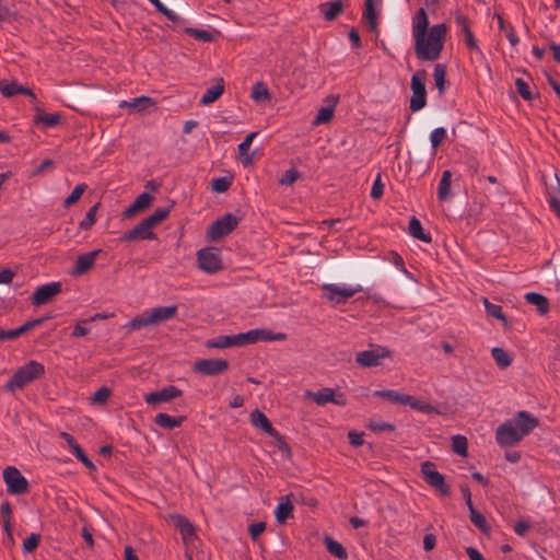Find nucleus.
<instances>
[{"instance_id":"f257e3e1","label":"nucleus","mask_w":560,"mask_h":560,"mask_svg":"<svg viewBox=\"0 0 560 560\" xmlns=\"http://www.w3.org/2000/svg\"><path fill=\"white\" fill-rule=\"evenodd\" d=\"M539 424L538 418L528 411H518L505 420L495 431V441L501 447L513 446L521 442Z\"/></svg>"},{"instance_id":"f03ea898","label":"nucleus","mask_w":560,"mask_h":560,"mask_svg":"<svg viewBox=\"0 0 560 560\" xmlns=\"http://www.w3.org/2000/svg\"><path fill=\"white\" fill-rule=\"evenodd\" d=\"M447 27L444 23L432 25L425 35L413 37L415 52L420 61H435L441 57Z\"/></svg>"},{"instance_id":"7ed1b4c3","label":"nucleus","mask_w":560,"mask_h":560,"mask_svg":"<svg viewBox=\"0 0 560 560\" xmlns=\"http://www.w3.org/2000/svg\"><path fill=\"white\" fill-rule=\"evenodd\" d=\"M44 374L45 366L35 360H31L18 369V371L5 383L4 389L14 393L35 380L40 378Z\"/></svg>"},{"instance_id":"20e7f679","label":"nucleus","mask_w":560,"mask_h":560,"mask_svg":"<svg viewBox=\"0 0 560 560\" xmlns=\"http://www.w3.org/2000/svg\"><path fill=\"white\" fill-rule=\"evenodd\" d=\"M425 80V70H418L411 77L410 88L412 91V96L410 98V109L412 112L422 109L427 104Z\"/></svg>"},{"instance_id":"39448f33","label":"nucleus","mask_w":560,"mask_h":560,"mask_svg":"<svg viewBox=\"0 0 560 560\" xmlns=\"http://www.w3.org/2000/svg\"><path fill=\"white\" fill-rule=\"evenodd\" d=\"M322 290L325 292V299L338 305L347 303L355 293L363 291V288L360 284L355 287H341L334 283H325L322 285Z\"/></svg>"},{"instance_id":"423d86ee","label":"nucleus","mask_w":560,"mask_h":560,"mask_svg":"<svg viewBox=\"0 0 560 560\" xmlns=\"http://www.w3.org/2000/svg\"><path fill=\"white\" fill-rule=\"evenodd\" d=\"M236 346L252 345L257 341L284 340L285 335L282 332L273 334L269 329L256 328L246 332L234 335Z\"/></svg>"},{"instance_id":"0eeeda50","label":"nucleus","mask_w":560,"mask_h":560,"mask_svg":"<svg viewBox=\"0 0 560 560\" xmlns=\"http://www.w3.org/2000/svg\"><path fill=\"white\" fill-rule=\"evenodd\" d=\"M421 472L425 482L440 491L442 495H448L451 492L450 487L445 482L444 476L435 469V464L432 462H423L421 464Z\"/></svg>"},{"instance_id":"6e6552de","label":"nucleus","mask_w":560,"mask_h":560,"mask_svg":"<svg viewBox=\"0 0 560 560\" xmlns=\"http://www.w3.org/2000/svg\"><path fill=\"white\" fill-rule=\"evenodd\" d=\"M390 357L392 352L388 348L377 346L374 349L358 352L355 355V362L362 368H373L378 366L382 359Z\"/></svg>"},{"instance_id":"1a4fd4ad","label":"nucleus","mask_w":560,"mask_h":560,"mask_svg":"<svg viewBox=\"0 0 560 560\" xmlns=\"http://www.w3.org/2000/svg\"><path fill=\"white\" fill-rule=\"evenodd\" d=\"M3 480L7 483L8 492L11 494H23L28 491V481L13 466H9L3 470Z\"/></svg>"},{"instance_id":"9d476101","label":"nucleus","mask_w":560,"mask_h":560,"mask_svg":"<svg viewBox=\"0 0 560 560\" xmlns=\"http://www.w3.org/2000/svg\"><path fill=\"white\" fill-rule=\"evenodd\" d=\"M240 219L232 213H225L221 219L214 221L209 228V237L218 241L229 235L238 224Z\"/></svg>"},{"instance_id":"9b49d317","label":"nucleus","mask_w":560,"mask_h":560,"mask_svg":"<svg viewBox=\"0 0 560 560\" xmlns=\"http://www.w3.org/2000/svg\"><path fill=\"white\" fill-rule=\"evenodd\" d=\"M306 396L315 401L318 406H325L328 402L337 406L347 405L346 395L341 392H336L330 387H324L317 392H307Z\"/></svg>"},{"instance_id":"f8f14e48","label":"nucleus","mask_w":560,"mask_h":560,"mask_svg":"<svg viewBox=\"0 0 560 560\" xmlns=\"http://www.w3.org/2000/svg\"><path fill=\"white\" fill-rule=\"evenodd\" d=\"M199 268L208 273H214L222 269L220 252L217 248H202L198 252Z\"/></svg>"},{"instance_id":"ddd939ff","label":"nucleus","mask_w":560,"mask_h":560,"mask_svg":"<svg viewBox=\"0 0 560 560\" xmlns=\"http://www.w3.org/2000/svg\"><path fill=\"white\" fill-rule=\"evenodd\" d=\"M229 369V362L225 359H203L194 365V371L208 376L220 375Z\"/></svg>"},{"instance_id":"4468645a","label":"nucleus","mask_w":560,"mask_h":560,"mask_svg":"<svg viewBox=\"0 0 560 560\" xmlns=\"http://www.w3.org/2000/svg\"><path fill=\"white\" fill-rule=\"evenodd\" d=\"M183 395V392L174 385H168L161 390L145 394L143 399L149 406H158L162 402L171 401Z\"/></svg>"},{"instance_id":"2eb2a0df","label":"nucleus","mask_w":560,"mask_h":560,"mask_svg":"<svg viewBox=\"0 0 560 560\" xmlns=\"http://www.w3.org/2000/svg\"><path fill=\"white\" fill-rule=\"evenodd\" d=\"M153 226L147 219H143L133 229L124 233L120 237V242H133L138 240H155L156 235L153 233Z\"/></svg>"},{"instance_id":"dca6fc26","label":"nucleus","mask_w":560,"mask_h":560,"mask_svg":"<svg viewBox=\"0 0 560 560\" xmlns=\"http://www.w3.org/2000/svg\"><path fill=\"white\" fill-rule=\"evenodd\" d=\"M61 292L60 282H50L38 287L32 295V303L36 306L46 304Z\"/></svg>"},{"instance_id":"f3484780","label":"nucleus","mask_w":560,"mask_h":560,"mask_svg":"<svg viewBox=\"0 0 560 560\" xmlns=\"http://www.w3.org/2000/svg\"><path fill=\"white\" fill-rule=\"evenodd\" d=\"M101 253L102 249H95L78 256L75 265L70 273L72 276H81L89 271L94 266L95 259Z\"/></svg>"},{"instance_id":"a211bd4d","label":"nucleus","mask_w":560,"mask_h":560,"mask_svg":"<svg viewBox=\"0 0 560 560\" xmlns=\"http://www.w3.org/2000/svg\"><path fill=\"white\" fill-rule=\"evenodd\" d=\"M177 313L176 305L159 306L148 311L152 326L172 319Z\"/></svg>"},{"instance_id":"6ab92c4d","label":"nucleus","mask_w":560,"mask_h":560,"mask_svg":"<svg viewBox=\"0 0 560 560\" xmlns=\"http://www.w3.org/2000/svg\"><path fill=\"white\" fill-rule=\"evenodd\" d=\"M250 423L267 435H278V431L272 427L269 419L259 409H255L249 415Z\"/></svg>"},{"instance_id":"aec40b11","label":"nucleus","mask_w":560,"mask_h":560,"mask_svg":"<svg viewBox=\"0 0 560 560\" xmlns=\"http://www.w3.org/2000/svg\"><path fill=\"white\" fill-rule=\"evenodd\" d=\"M153 200V197L151 194L144 191L140 194L136 200L130 203L125 211L122 212V217L128 219L133 217L136 213L145 210L150 207L151 202Z\"/></svg>"},{"instance_id":"412c9836","label":"nucleus","mask_w":560,"mask_h":560,"mask_svg":"<svg viewBox=\"0 0 560 560\" xmlns=\"http://www.w3.org/2000/svg\"><path fill=\"white\" fill-rule=\"evenodd\" d=\"M0 91L4 97H13L18 94H24L32 97L33 100H36V96L31 89L23 86L15 81L11 83L0 81Z\"/></svg>"},{"instance_id":"4be33fe9","label":"nucleus","mask_w":560,"mask_h":560,"mask_svg":"<svg viewBox=\"0 0 560 560\" xmlns=\"http://www.w3.org/2000/svg\"><path fill=\"white\" fill-rule=\"evenodd\" d=\"M318 9L319 12L324 15L325 20L334 21L338 15L342 13L345 4L342 0H336L320 3Z\"/></svg>"},{"instance_id":"5701e85b","label":"nucleus","mask_w":560,"mask_h":560,"mask_svg":"<svg viewBox=\"0 0 560 560\" xmlns=\"http://www.w3.org/2000/svg\"><path fill=\"white\" fill-rule=\"evenodd\" d=\"M429 19L423 8H420L412 19V36L425 35L429 32Z\"/></svg>"},{"instance_id":"b1692460","label":"nucleus","mask_w":560,"mask_h":560,"mask_svg":"<svg viewBox=\"0 0 560 560\" xmlns=\"http://www.w3.org/2000/svg\"><path fill=\"white\" fill-rule=\"evenodd\" d=\"M154 106V101L148 96H139L132 98L131 101H121L119 103V107H128L131 112H143L149 107Z\"/></svg>"},{"instance_id":"393cba45","label":"nucleus","mask_w":560,"mask_h":560,"mask_svg":"<svg viewBox=\"0 0 560 560\" xmlns=\"http://www.w3.org/2000/svg\"><path fill=\"white\" fill-rule=\"evenodd\" d=\"M374 395L400 406H407V402H410V395L394 389L375 390Z\"/></svg>"},{"instance_id":"a878e982","label":"nucleus","mask_w":560,"mask_h":560,"mask_svg":"<svg viewBox=\"0 0 560 560\" xmlns=\"http://www.w3.org/2000/svg\"><path fill=\"white\" fill-rule=\"evenodd\" d=\"M294 506L290 500V495L281 498V502L277 505L275 511L276 521L283 524L289 517L292 516Z\"/></svg>"},{"instance_id":"bb28decb","label":"nucleus","mask_w":560,"mask_h":560,"mask_svg":"<svg viewBox=\"0 0 560 560\" xmlns=\"http://www.w3.org/2000/svg\"><path fill=\"white\" fill-rule=\"evenodd\" d=\"M224 92V81L222 78L217 79V82L213 86L207 89L205 94L200 98L201 105H209L217 101L222 93Z\"/></svg>"},{"instance_id":"cd10ccee","label":"nucleus","mask_w":560,"mask_h":560,"mask_svg":"<svg viewBox=\"0 0 560 560\" xmlns=\"http://www.w3.org/2000/svg\"><path fill=\"white\" fill-rule=\"evenodd\" d=\"M186 418L184 416L173 417L164 412H160L154 417V423L164 429H175L182 425Z\"/></svg>"},{"instance_id":"c85d7f7f","label":"nucleus","mask_w":560,"mask_h":560,"mask_svg":"<svg viewBox=\"0 0 560 560\" xmlns=\"http://www.w3.org/2000/svg\"><path fill=\"white\" fill-rule=\"evenodd\" d=\"M172 518L184 540H188L195 536V527L185 516L177 514L173 515Z\"/></svg>"},{"instance_id":"c756f323","label":"nucleus","mask_w":560,"mask_h":560,"mask_svg":"<svg viewBox=\"0 0 560 560\" xmlns=\"http://www.w3.org/2000/svg\"><path fill=\"white\" fill-rule=\"evenodd\" d=\"M61 120V115L57 113L47 114L42 109L37 108V113L34 116L35 124H42L46 128L57 126Z\"/></svg>"},{"instance_id":"7c9ffc66","label":"nucleus","mask_w":560,"mask_h":560,"mask_svg":"<svg viewBox=\"0 0 560 560\" xmlns=\"http://www.w3.org/2000/svg\"><path fill=\"white\" fill-rule=\"evenodd\" d=\"M493 19H497L500 31H502L505 34L511 46H516L520 42V38L514 27L511 24L506 23L500 13H494Z\"/></svg>"},{"instance_id":"2f4dec72","label":"nucleus","mask_w":560,"mask_h":560,"mask_svg":"<svg viewBox=\"0 0 560 560\" xmlns=\"http://www.w3.org/2000/svg\"><path fill=\"white\" fill-rule=\"evenodd\" d=\"M525 300L529 304L537 306V311L540 315H545L549 311V301L540 293L528 292L525 294Z\"/></svg>"},{"instance_id":"473e14b6","label":"nucleus","mask_w":560,"mask_h":560,"mask_svg":"<svg viewBox=\"0 0 560 560\" xmlns=\"http://www.w3.org/2000/svg\"><path fill=\"white\" fill-rule=\"evenodd\" d=\"M408 232L412 237L424 243H431L432 241L430 234L423 232L421 222L416 217L409 220Z\"/></svg>"},{"instance_id":"72a5a7b5","label":"nucleus","mask_w":560,"mask_h":560,"mask_svg":"<svg viewBox=\"0 0 560 560\" xmlns=\"http://www.w3.org/2000/svg\"><path fill=\"white\" fill-rule=\"evenodd\" d=\"M325 547L327 551L339 560H345L348 557L346 548L335 540L334 538L326 536L324 538Z\"/></svg>"},{"instance_id":"f704fd0d","label":"nucleus","mask_w":560,"mask_h":560,"mask_svg":"<svg viewBox=\"0 0 560 560\" xmlns=\"http://www.w3.org/2000/svg\"><path fill=\"white\" fill-rule=\"evenodd\" d=\"M250 97L256 103H266L270 101L271 95L267 85L264 82L258 81L253 85Z\"/></svg>"},{"instance_id":"c9c22d12","label":"nucleus","mask_w":560,"mask_h":560,"mask_svg":"<svg viewBox=\"0 0 560 560\" xmlns=\"http://www.w3.org/2000/svg\"><path fill=\"white\" fill-rule=\"evenodd\" d=\"M257 136V132H250L246 136V138L238 144V153L243 158V164L245 166L250 165L253 162V159L250 155H248V151L250 148V144L255 137Z\"/></svg>"},{"instance_id":"e433bc0d","label":"nucleus","mask_w":560,"mask_h":560,"mask_svg":"<svg viewBox=\"0 0 560 560\" xmlns=\"http://www.w3.org/2000/svg\"><path fill=\"white\" fill-rule=\"evenodd\" d=\"M451 183H452V173L446 170L442 174V178L439 183L438 187V198L440 200H445L451 195Z\"/></svg>"},{"instance_id":"4c0bfd02","label":"nucleus","mask_w":560,"mask_h":560,"mask_svg":"<svg viewBox=\"0 0 560 560\" xmlns=\"http://www.w3.org/2000/svg\"><path fill=\"white\" fill-rule=\"evenodd\" d=\"M147 326H152L151 320H150V316L148 314V311L141 313L140 315L136 316L130 322H128L125 325V328L128 331H131V330L141 329V328L147 327Z\"/></svg>"},{"instance_id":"58836bf2","label":"nucleus","mask_w":560,"mask_h":560,"mask_svg":"<svg viewBox=\"0 0 560 560\" xmlns=\"http://www.w3.org/2000/svg\"><path fill=\"white\" fill-rule=\"evenodd\" d=\"M234 346H236V340L234 338V335L218 336V337L207 341V347H209V348L223 349V348H229V347H234Z\"/></svg>"},{"instance_id":"ea45409f","label":"nucleus","mask_w":560,"mask_h":560,"mask_svg":"<svg viewBox=\"0 0 560 560\" xmlns=\"http://www.w3.org/2000/svg\"><path fill=\"white\" fill-rule=\"evenodd\" d=\"M491 355L500 369H506L512 363L511 357L502 348H492Z\"/></svg>"},{"instance_id":"a19ab883","label":"nucleus","mask_w":560,"mask_h":560,"mask_svg":"<svg viewBox=\"0 0 560 560\" xmlns=\"http://www.w3.org/2000/svg\"><path fill=\"white\" fill-rule=\"evenodd\" d=\"M445 77H446V67L442 63H436L433 71V78L435 82V86L439 90V94L442 95L445 90Z\"/></svg>"},{"instance_id":"79ce46f5","label":"nucleus","mask_w":560,"mask_h":560,"mask_svg":"<svg viewBox=\"0 0 560 560\" xmlns=\"http://www.w3.org/2000/svg\"><path fill=\"white\" fill-rule=\"evenodd\" d=\"M183 32L202 43H210L214 39L212 33L207 30L185 27Z\"/></svg>"},{"instance_id":"37998d69","label":"nucleus","mask_w":560,"mask_h":560,"mask_svg":"<svg viewBox=\"0 0 560 560\" xmlns=\"http://www.w3.org/2000/svg\"><path fill=\"white\" fill-rule=\"evenodd\" d=\"M452 450L459 456L466 457L468 450V442L466 436L457 434L452 438Z\"/></svg>"},{"instance_id":"c03bdc74","label":"nucleus","mask_w":560,"mask_h":560,"mask_svg":"<svg viewBox=\"0 0 560 560\" xmlns=\"http://www.w3.org/2000/svg\"><path fill=\"white\" fill-rule=\"evenodd\" d=\"M469 513L471 523L482 533L488 534L490 532V527L487 523L485 515L475 509H471Z\"/></svg>"},{"instance_id":"a18cd8bd","label":"nucleus","mask_w":560,"mask_h":560,"mask_svg":"<svg viewBox=\"0 0 560 560\" xmlns=\"http://www.w3.org/2000/svg\"><path fill=\"white\" fill-rule=\"evenodd\" d=\"M170 212H171L170 207L156 208L154 210V212L151 215L147 217L145 219L154 228L159 223H161L163 220H165L168 217Z\"/></svg>"},{"instance_id":"49530a36","label":"nucleus","mask_w":560,"mask_h":560,"mask_svg":"<svg viewBox=\"0 0 560 560\" xmlns=\"http://www.w3.org/2000/svg\"><path fill=\"white\" fill-rule=\"evenodd\" d=\"M86 188L88 186L85 184H78L72 192L63 200V207L69 208L74 205L82 197Z\"/></svg>"},{"instance_id":"de8ad7c7","label":"nucleus","mask_w":560,"mask_h":560,"mask_svg":"<svg viewBox=\"0 0 560 560\" xmlns=\"http://www.w3.org/2000/svg\"><path fill=\"white\" fill-rule=\"evenodd\" d=\"M549 206L551 210L560 218V182L549 192Z\"/></svg>"},{"instance_id":"09e8293b","label":"nucleus","mask_w":560,"mask_h":560,"mask_svg":"<svg viewBox=\"0 0 560 560\" xmlns=\"http://www.w3.org/2000/svg\"><path fill=\"white\" fill-rule=\"evenodd\" d=\"M483 303H485L486 312L489 316L500 319L504 324H506L508 320L503 314V310H502L501 305L492 304L487 299H485Z\"/></svg>"},{"instance_id":"8fccbe9b","label":"nucleus","mask_w":560,"mask_h":560,"mask_svg":"<svg viewBox=\"0 0 560 560\" xmlns=\"http://www.w3.org/2000/svg\"><path fill=\"white\" fill-rule=\"evenodd\" d=\"M407 406H409L413 410H418L423 413L436 412V408L434 406L423 402V401H420L412 396H410V402H407Z\"/></svg>"},{"instance_id":"3c124183","label":"nucleus","mask_w":560,"mask_h":560,"mask_svg":"<svg viewBox=\"0 0 560 560\" xmlns=\"http://www.w3.org/2000/svg\"><path fill=\"white\" fill-rule=\"evenodd\" d=\"M232 185V178L222 176L212 179L211 187L215 192H224Z\"/></svg>"},{"instance_id":"603ef678","label":"nucleus","mask_w":560,"mask_h":560,"mask_svg":"<svg viewBox=\"0 0 560 560\" xmlns=\"http://www.w3.org/2000/svg\"><path fill=\"white\" fill-rule=\"evenodd\" d=\"M112 390L108 387L98 388L92 396L91 401L94 405H105L110 397Z\"/></svg>"},{"instance_id":"864d4df0","label":"nucleus","mask_w":560,"mask_h":560,"mask_svg":"<svg viewBox=\"0 0 560 560\" xmlns=\"http://www.w3.org/2000/svg\"><path fill=\"white\" fill-rule=\"evenodd\" d=\"M332 117H334V107H331V106L322 107L318 110L313 124L314 125L326 124V122L330 121Z\"/></svg>"},{"instance_id":"5fc2aeb1","label":"nucleus","mask_w":560,"mask_h":560,"mask_svg":"<svg viewBox=\"0 0 560 560\" xmlns=\"http://www.w3.org/2000/svg\"><path fill=\"white\" fill-rule=\"evenodd\" d=\"M515 86L517 93L525 100L530 101L533 100V93L530 91V88L527 82H525L523 79L517 78L515 80Z\"/></svg>"},{"instance_id":"6e6d98bb","label":"nucleus","mask_w":560,"mask_h":560,"mask_svg":"<svg viewBox=\"0 0 560 560\" xmlns=\"http://www.w3.org/2000/svg\"><path fill=\"white\" fill-rule=\"evenodd\" d=\"M96 210H97V205L90 208V210L85 214V218L79 224L81 230H89L93 226V224L96 221Z\"/></svg>"},{"instance_id":"4d7b16f0","label":"nucleus","mask_w":560,"mask_h":560,"mask_svg":"<svg viewBox=\"0 0 560 560\" xmlns=\"http://www.w3.org/2000/svg\"><path fill=\"white\" fill-rule=\"evenodd\" d=\"M446 138V130L443 127L435 128L430 135L431 147L435 150Z\"/></svg>"},{"instance_id":"13d9d810","label":"nucleus","mask_w":560,"mask_h":560,"mask_svg":"<svg viewBox=\"0 0 560 560\" xmlns=\"http://www.w3.org/2000/svg\"><path fill=\"white\" fill-rule=\"evenodd\" d=\"M369 429L373 432L381 433L384 431H394L395 425L383 420H373L370 421Z\"/></svg>"},{"instance_id":"bf43d9fd","label":"nucleus","mask_w":560,"mask_h":560,"mask_svg":"<svg viewBox=\"0 0 560 560\" xmlns=\"http://www.w3.org/2000/svg\"><path fill=\"white\" fill-rule=\"evenodd\" d=\"M44 320H45V318H36V319L27 320L20 327L15 328L16 336L20 337L23 334L33 330L34 328L42 325Z\"/></svg>"},{"instance_id":"052dcab7","label":"nucleus","mask_w":560,"mask_h":560,"mask_svg":"<svg viewBox=\"0 0 560 560\" xmlns=\"http://www.w3.org/2000/svg\"><path fill=\"white\" fill-rule=\"evenodd\" d=\"M300 177V173L295 168L285 171L279 179V184L282 186L292 185Z\"/></svg>"},{"instance_id":"680f3d73","label":"nucleus","mask_w":560,"mask_h":560,"mask_svg":"<svg viewBox=\"0 0 560 560\" xmlns=\"http://www.w3.org/2000/svg\"><path fill=\"white\" fill-rule=\"evenodd\" d=\"M40 536L38 534H31L23 541V550L24 552H33L39 545Z\"/></svg>"},{"instance_id":"e2e57ef3","label":"nucleus","mask_w":560,"mask_h":560,"mask_svg":"<svg viewBox=\"0 0 560 560\" xmlns=\"http://www.w3.org/2000/svg\"><path fill=\"white\" fill-rule=\"evenodd\" d=\"M465 44L469 50L475 51L479 57L483 58V52L478 46L472 32L465 34Z\"/></svg>"},{"instance_id":"0e129e2a","label":"nucleus","mask_w":560,"mask_h":560,"mask_svg":"<svg viewBox=\"0 0 560 560\" xmlns=\"http://www.w3.org/2000/svg\"><path fill=\"white\" fill-rule=\"evenodd\" d=\"M11 513L12 508L9 501H5L1 504V514H2V524L4 530H9V525H11Z\"/></svg>"},{"instance_id":"69168bd1","label":"nucleus","mask_w":560,"mask_h":560,"mask_svg":"<svg viewBox=\"0 0 560 560\" xmlns=\"http://www.w3.org/2000/svg\"><path fill=\"white\" fill-rule=\"evenodd\" d=\"M384 194V184L381 179V174H378L373 183L372 189H371V197L373 199H380Z\"/></svg>"},{"instance_id":"338daca9","label":"nucleus","mask_w":560,"mask_h":560,"mask_svg":"<svg viewBox=\"0 0 560 560\" xmlns=\"http://www.w3.org/2000/svg\"><path fill=\"white\" fill-rule=\"evenodd\" d=\"M455 23L460 28V31L465 34L471 32L470 30V23L467 16L463 14H456L455 15Z\"/></svg>"},{"instance_id":"774afa93","label":"nucleus","mask_w":560,"mask_h":560,"mask_svg":"<svg viewBox=\"0 0 560 560\" xmlns=\"http://www.w3.org/2000/svg\"><path fill=\"white\" fill-rule=\"evenodd\" d=\"M265 529L266 524L264 522L254 523L248 528L253 540H255Z\"/></svg>"}]
</instances>
